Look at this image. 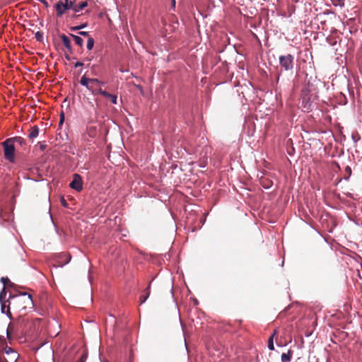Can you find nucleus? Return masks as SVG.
<instances>
[{
  "label": "nucleus",
  "mask_w": 362,
  "mask_h": 362,
  "mask_svg": "<svg viewBox=\"0 0 362 362\" xmlns=\"http://www.w3.org/2000/svg\"><path fill=\"white\" fill-rule=\"evenodd\" d=\"M72 0H61L55 5L57 16H62L66 11L72 10Z\"/></svg>",
  "instance_id": "f257e3e1"
},
{
  "label": "nucleus",
  "mask_w": 362,
  "mask_h": 362,
  "mask_svg": "<svg viewBox=\"0 0 362 362\" xmlns=\"http://www.w3.org/2000/svg\"><path fill=\"white\" fill-rule=\"evenodd\" d=\"M3 146L5 158L11 162H13L14 160L15 148L12 139H7L3 142Z\"/></svg>",
  "instance_id": "f03ea898"
},
{
  "label": "nucleus",
  "mask_w": 362,
  "mask_h": 362,
  "mask_svg": "<svg viewBox=\"0 0 362 362\" xmlns=\"http://www.w3.org/2000/svg\"><path fill=\"white\" fill-rule=\"evenodd\" d=\"M6 295L7 293L4 288L0 293L1 310L2 313L6 314L11 318L10 303H8V300L6 299Z\"/></svg>",
  "instance_id": "7ed1b4c3"
},
{
  "label": "nucleus",
  "mask_w": 362,
  "mask_h": 362,
  "mask_svg": "<svg viewBox=\"0 0 362 362\" xmlns=\"http://www.w3.org/2000/svg\"><path fill=\"white\" fill-rule=\"evenodd\" d=\"M279 63L286 71L292 70L293 68V57L291 54L280 56Z\"/></svg>",
  "instance_id": "20e7f679"
},
{
  "label": "nucleus",
  "mask_w": 362,
  "mask_h": 362,
  "mask_svg": "<svg viewBox=\"0 0 362 362\" xmlns=\"http://www.w3.org/2000/svg\"><path fill=\"white\" fill-rule=\"evenodd\" d=\"M15 300L17 303L23 305L22 309H25L28 305L33 304L31 296L27 295V293H23L22 296L15 298Z\"/></svg>",
  "instance_id": "39448f33"
},
{
  "label": "nucleus",
  "mask_w": 362,
  "mask_h": 362,
  "mask_svg": "<svg viewBox=\"0 0 362 362\" xmlns=\"http://www.w3.org/2000/svg\"><path fill=\"white\" fill-rule=\"evenodd\" d=\"M70 187L78 192H80L83 189L82 180L80 175L78 174L74 175V179L70 183Z\"/></svg>",
  "instance_id": "423d86ee"
},
{
  "label": "nucleus",
  "mask_w": 362,
  "mask_h": 362,
  "mask_svg": "<svg viewBox=\"0 0 362 362\" xmlns=\"http://www.w3.org/2000/svg\"><path fill=\"white\" fill-rule=\"evenodd\" d=\"M72 3H73L72 10L76 13L81 11L85 7H86L88 5L87 2L85 1L76 2V0H74V1L72 0Z\"/></svg>",
  "instance_id": "0eeeda50"
},
{
  "label": "nucleus",
  "mask_w": 362,
  "mask_h": 362,
  "mask_svg": "<svg viewBox=\"0 0 362 362\" xmlns=\"http://www.w3.org/2000/svg\"><path fill=\"white\" fill-rule=\"evenodd\" d=\"M97 93H99L101 95L107 98L108 99H110L111 102L113 104L116 105L117 103V97L115 95L110 94L105 90H103L101 88H98V90H97Z\"/></svg>",
  "instance_id": "6e6552de"
},
{
  "label": "nucleus",
  "mask_w": 362,
  "mask_h": 362,
  "mask_svg": "<svg viewBox=\"0 0 362 362\" xmlns=\"http://www.w3.org/2000/svg\"><path fill=\"white\" fill-rule=\"evenodd\" d=\"M80 83L87 88L92 93H94V86L91 85L90 78H87L86 76H83L81 78Z\"/></svg>",
  "instance_id": "1a4fd4ad"
},
{
  "label": "nucleus",
  "mask_w": 362,
  "mask_h": 362,
  "mask_svg": "<svg viewBox=\"0 0 362 362\" xmlns=\"http://www.w3.org/2000/svg\"><path fill=\"white\" fill-rule=\"evenodd\" d=\"M61 40L62 41V43L64 45V46L68 49H71V41L69 40V38L65 35H61Z\"/></svg>",
  "instance_id": "9d476101"
},
{
  "label": "nucleus",
  "mask_w": 362,
  "mask_h": 362,
  "mask_svg": "<svg viewBox=\"0 0 362 362\" xmlns=\"http://www.w3.org/2000/svg\"><path fill=\"white\" fill-rule=\"evenodd\" d=\"M292 356V352L288 351L287 353H283L281 354V362H290Z\"/></svg>",
  "instance_id": "9b49d317"
},
{
  "label": "nucleus",
  "mask_w": 362,
  "mask_h": 362,
  "mask_svg": "<svg viewBox=\"0 0 362 362\" xmlns=\"http://www.w3.org/2000/svg\"><path fill=\"white\" fill-rule=\"evenodd\" d=\"M145 292H146V295L141 296L140 297V304H143L148 299V296L150 295V284L146 288Z\"/></svg>",
  "instance_id": "f8f14e48"
},
{
  "label": "nucleus",
  "mask_w": 362,
  "mask_h": 362,
  "mask_svg": "<svg viewBox=\"0 0 362 362\" xmlns=\"http://www.w3.org/2000/svg\"><path fill=\"white\" fill-rule=\"evenodd\" d=\"M8 356V358L6 359L8 362H16L18 357V354L15 351H11V354Z\"/></svg>",
  "instance_id": "ddd939ff"
},
{
  "label": "nucleus",
  "mask_w": 362,
  "mask_h": 362,
  "mask_svg": "<svg viewBox=\"0 0 362 362\" xmlns=\"http://www.w3.org/2000/svg\"><path fill=\"white\" fill-rule=\"evenodd\" d=\"M70 35L74 38L75 43L76 45H78V46H81V47L83 45V40L81 37L73 35V34H70Z\"/></svg>",
  "instance_id": "4468645a"
},
{
  "label": "nucleus",
  "mask_w": 362,
  "mask_h": 362,
  "mask_svg": "<svg viewBox=\"0 0 362 362\" xmlns=\"http://www.w3.org/2000/svg\"><path fill=\"white\" fill-rule=\"evenodd\" d=\"M275 334H276V331H274V333L269 338V340H268V348H269V350H274V349L273 339H274V337Z\"/></svg>",
  "instance_id": "2eb2a0df"
},
{
  "label": "nucleus",
  "mask_w": 362,
  "mask_h": 362,
  "mask_svg": "<svg viewBox=\"0 0 362 362\" xmlns=\"http://www.w3.org/2000/svg\"><path fill=\"white\" fill-rule=\"evenodd\" d=\"M90 81H91V85H93L94 86V93L95 92L97 93V90L98 89H95V87H96V86L101 85L102 82L97 78H90Z\"/></svg>",
  "instance_id": "dca6fc26"
},
{
  "label": "nucleus",
  "mask_w": 362,
  "mask_h": 362,
  "mask_svg": "<svg viewBox=\"0 0 362 362\" xmlns=\"http://www.w3.org/2000/svg\"><path fill=\"white\" fill-rule=\"evenodd\" d=\"M38 133H39L38 129L37 127H34L31 129V131L29 134V137L30 138H35L37 136Z\"/></svg>",
  "instance_id": "f3484780"
},
{
  "label": "nucleus",
  "mask_w": 362,
  "mask_h": 362,
  "mask_svg": "<svg viewBox=\"0 0 362 362\" xmlns=\"http://www.w3.org/2000/svg\"><path fill=\"white\" fill-rule=\"evenodd\" d=\"M94 45V40L91 37H88V42H87V49L88 50H90L93 49Z\"/></svg>",
  "instance_id": "a211bd4d"
},
{
  "label": "nucleus",
  "mask_w": 362,
  "mask_h": 362,
  "mask_svg": "<svg viewBox=\"0 0 362 362\" xmlns=\"http://www.w3.org/2000/svg\"><path fill=\"white\" fill-rule=\"evenodd\" d=\"M63 256L65 257V260L60 264V267L65 265L66 264L69 263V261L71 260V257L69 255L64 254L63 255Z\"/></svg>",
  "instance_id": "6ab92c4d"
},
{
  "label": "nucleus",
  "mask_w": 362,
  "mask_h": 362,
  "mask_svg": "<svg viewBox=\"0 0 362 362\" xmlns=\"http://www.w3.org/2000/svg\"><path fill=\"white\" fill-rule=\"evenodd\" d=\"M86 25H87V24L84 23V24H82V25H78V26L71 27V30H80V29L86 28Z\"/></svg>",
  "instance_id": "aec40b11"
},
{
  "label": "nucleus",
  "mask_w": 362,
  "mask_h": 362,
  "mask_svg": "<svg viewBox=\"0 0 362 362\" xmlns=\"http://www.w3.org/2000/svg\"><path fill=\"white\" fill-rule=\"evenodd\" d=\"M35 37L38 41H41V40H42L43 36L41 33L37 32L35 34Z\"/></svg>",
  "instance_id": "412c9836"
},
{
  "label": "nucleus",
  "mask_w": 362,
  "mask_h": 362,
  "mask_svg": "<svg viewBox=\"0 0 362 362\" xmlns=\"http://www.w3.org/2000/svg\"><path fill=\"white\" fill-rule=\"evenodd\" d=\"M11 351H13L10 347H6L5 349V353L6 354L7 356L11 355Z\"/></svg>",
  "instance_id": "4be33fe9"
},
{
  "label": "nucleus",
  "mask_w": 362,
  "mask_h": 362,
  "mask_svg": "<svg viewBox=\"0 0 362 362\" xmlns=\"http://www.w3.org/2000/svg\"><path fill=\"white\" fill-rule=\"evenodd\" d=\"M1 282L4 284V285H6L7 283L9 282V279L8 278L2 277L1 279Z\"/></svg>",
  "instance_id": "5701e85b"
},
{
  "label": "nucleus",
  "mask_w": 362,
  "mask_h": 362,
  "mask_svg": "<svg viewBox=\"0 0 362 362\" xmlns=\"http://www.w3.org/2000/svg\"><path fill=\"white\" fill-rule=\"evenodd\" d=\"M5 220L3 216V213L1 211H0V223H2Z\"/></svg>",
  "instance_id": "b1692460"
},
{
  "label": "nucleus",
  "mask_w": 362,
  "mask_h": 362,
  "mask_svg": "<svg viewBox=\"0 0 362 362\" xmlns=\"http://www.w3.org/2000/svg\"><path fill=\"white\" fill-rule=\"evenodd\" d=\"M78 34L83 36H88V33L86 31H81Z\"/></svg>",
  "instance_id": "393cba45"
},
{
  "label": "nucleus",
  "mask_w": 362,
  "mask_h": 362,
  "mask_svg": "<svg viewBox=\"0 0 362 362\" xmlns=\"http://www.w3.org/2000/svg\"><path fill=\"white\" fill-rule=\"evenodd\" d=\"M62 204L64 206L66 207L67 206V204H66V200L64 199V198H62Z\"/></svg>",
  "instance_id": "a878e982"
},
{
  "label": "nucleus",
  "mask_w": 362,
  "mask_h": 362,
  "mask_svg": "<svg viewBox=\"0 0 362 362\" xmlns=\"http://www.w3.org/2000/svg\"><path fill=\"white\" fill-rule=\"evenodd\" d=\"M83 63L81 62H77L76 64H75V67H78V66H83Z\"/></svg>",
  "instance_id": "bb28decb"
},
{
  "label": "nucleus",
  "mask_w": 362,
  "mask_h": 362,
  "mask_svg": "<svg viewBox=\"0 0 362 362\" xmlns=\"http://www.w3.org/2000/svg\"><path fill=\"white\" fill-rule=\"evenodd\" d=\"M63 119H64V116H63V115H61L60 123H62V122H63Z\"/></svg>",
  "instance_id": "cd10ccee"
},
{
  "label": "nucleus",
  "mask_w": 362,
  "mask_h": 362,
  "mask_svg": "<svg viewBox=\"0 0 362 362\" xmlns=\"http://www.w3.org/2000/svg\"><path fill=\"white\" fill-rule=\"evenodd\" d=\"M172 4H173V6H175V0H173Z\"/></svg>",
  "instance_id": "c85d7f7f"
},
{
  "label": "nucleus",
  "mask_w": 362,
  "mask_h": 362,
  "mask_svg": "<svg viewBox=\"0 0 362 362\" xmlns=\"http://www.w3.org/2000/svg\"><path fill=\"white\" fill-rule=\"evenodd\" d=\"M333 2L335 1V0H332Z\"/></svg>",
  "instance_id": "c756f323"
}]
</instances>
